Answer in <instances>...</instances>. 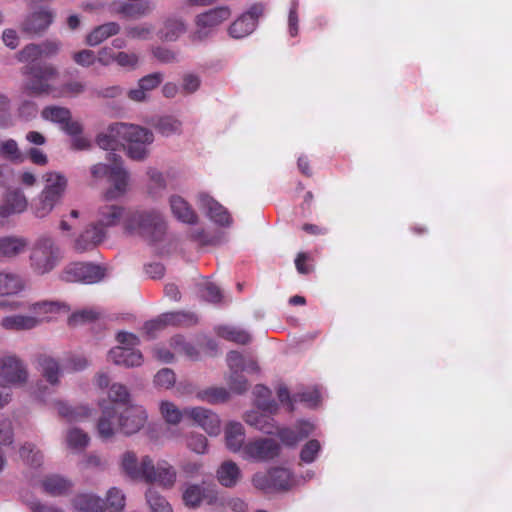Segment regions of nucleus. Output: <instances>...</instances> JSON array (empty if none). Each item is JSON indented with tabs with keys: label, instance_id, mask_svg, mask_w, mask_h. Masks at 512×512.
I'll return each instance as SVG.
<instances>
[{
	"label": "nucleus",
	"instance_id": "obj_3",
	"mask_svg": "<svg viewBox=\"0 0 512 512\" xmlns=\"http://www.w3.org/2000/svg\"><path fill=\"white\" fill-rule=\"evenodd\" d=\"M113 129L120 135L121 142L126 143L127 154L131 159L142 161L148 156L147 146L154 141L151 130L126 123H118Z\"/></svg>",
	"mask_w": 512,
	"mask_h": 512
},
{
	"label": "nucleus",
	"instance_id": "obj_2",
	"mask_svg": "<svg viewBox=\"0 0 512 512\" xmlns=\"http://www.w3.org/2000/svg\"><path fill=\"white\" fill-rule=\"evenodd\" d=\"M126 232L139 236L148 242L160 241L165 233L166 225L162 215L155 211H134L124 220Z\"/></svg>",
	"mask_w": 512,
	"mask_h": 512
},
{
	"label": "nucleus",
	"instance_id": "obj_24",
	"mask_svg": "<svg viewBox=\"0 0 512 512\" xmlns=\"http://www.w3.org/2000/svg\"><path fill=\"white\" fill-rule=\"evenodd\" d=\"M28 202L20 189L10 190L6 193L0 207V217L7 218L12 214L21 213L27 208Z\"/></svg>",
	"mask_w": 512,
	"mask_h": 512
},
{
	"label": "nucleus",
	"instance_id": "obj_54",
	"mask_svg": "<svg viewBox=\"0 0 512 512\" xmlns=\"http://www.w3.org/2000/svg\"><path fill=\"white\" fill-rule=\"evenodd\" d=\"M125 506V496L121 490L112 487L107 492L105 507H108L113 512H121Z\"/></svg>",
	"mask_w": 512,
	"mask_h": 512
},
{
	"label": "nucleus",
	"instance_id": "obj_15",
	"mask_svg": "<svg viewBox=\"0 0 512 512\" xmlns=\"http://www.w3.org/2000/svg\"><path fill=\"white\" fill-rule=\"evenodd\" d=\"M55 13L48 8H40L28 14L21 23V31L29 36H42L53 23Z\"/></svg>",
	"mask_w": 512,
	"mask_h": 512
},
{
	"label": "nucleus",
	"instance_id": "obj_63",
	"mask_svg": "<svg viewBox=\"0 0 512 512\" xmlns=\"http://www.w3.org/2000/svg\"><path fill=\"white\" fill-rule=\"evenodd\" d=\"M163 81V74L160 72H154L142 77L138 85L142 87L146 92L155 89Z\"/></svg>",
	"mask_w": 512,
	"mask_h": 512
},
{
	"label": "nucleus",
	"instance_id": "obj_38",
	"mask_svg": "<svg viewBox=\"0 0 512 512\" xmlns=\"http://www.w3.org/2000/svg\"><path fill=\"white\" fill-rule=\"evenodd\" d=\"M186 31V24L180 18H168L160 31V38L165 41H175Z\"/></svg>",
	"mask_w": 512,
	"mask_h": 512
},
{
	"label": "nucleus",
	"instance_id": "obj_17",
	"mask_svg": "<svg viewBox=\"0 0 512 512\" xmlns=\"http://www.w3.org/2000/svg\"><path fill=\"white\" fill-rule=\"evenodd\" d=\"M0 376L10 384L21 385L27 381L28 373L20 359L8 356L1 360Z\"/></svg>",
	"mask_w": 512,
	"mask_h": 512
},
{
	"label": "nucleus",
	"instance_id": "obj_18",
	"mask_svg": "<svg viewBox=\"0 0 512 512\" xmlns=\"http://www.w3.org/2000/svg\"><path fill=\"white\" fill-rule=\"evenodd\" d=\"M199 207L205 210L207 216L216 224L228 226L231 223L229 212L219 202L206 193L198 195Z\"/></svg>",
	"mask_w": 512,
	"mask_h": 512
},
{
	"label": "nucleus",
	"instance_id": "obj_9",
	"mask_svg": "<svg viewBox=\"0 0 512 512\" xmlns=\"http://www.w3.org/2000/svg\"><path fill=\"white\" fill-rule=\"evenodd\" d=\"M281 450L279 441L273 438L259 437L244 445L243 454L246 459L255 462H268L277 458Z\"/></svg>",
	"mask_w": 512,
	"mask_h": 512
},
{
	"label": "nucleus",
	"instance_id": "obj_27",
	"mask_svg": "<svg viewBox=\"0 0 512 512\" xmlns=\"http://www.w3.org/2000/svg\"><path fill=\"white\" fill-rule=\"evenodd\" d=\"M245 440L244 427L239 422H230L225 428L227 448L232 452L243 450Z\"/></svg>",
	"mask_w": 512,
	"mask_h": 512
},
{
	"label": "nucleus",
	"instance_id": "obj_61",
	"mask_svg": "<svg viewBox=\"0 0 512 512\" xmlns=\"http://www.w3.org/2000/svg\"><path fill=\"white\" fill-rule=\"evenodd\" d=\"M207 439L202 434H191L187 439V447L197 453L204 454L207 450Z\"/></svg>",
	"mask_w": 512,
	"mask_h": 512
},
{
	"label": "nucleus",
	"instance_id": "obj_34",
	"mask_svg": "<svg viewBox=\"0 0 512 512\" xmlns=\"http://www.w3.org/2000/svg\"><path fill=\"white\" fill-rule=\"evenodd\" d=\"M123 215V209L117 205H103L99 208L98 221L93 225H98L104 229L106 227L115 226L120 221Z\"/></svg>",
	"mask_w": 512,
	"mask_h": 512
},
{
	"label": "nucleus",
	"instance_id": "obj_39",
	"mask_svg": "<svg viewBox=\"0 0 512 512\" xmlns=\"http://www.w3.org/2000/svg\"><path fill=\"white\" fill-rule=\"evenodd\" d=\"M58 414L68 421H80L89 416L90 410L86 406H70L65 402H56Z\"/></svg>",
	"mask_w": 512,
	"mask_h": 512
},
{
	"label": "nucleus",
	"instance_id": "obj_1",
	"mask_svg": "<svg viewBox=\"0 0 512 512\" xmlns=\"http://www.w3.org/2000/svg\"><path fill=\"white\" fill-rule=\"evenodd\" d=\"M121 470L132 480L157 483L170 488L176 481V471L167 461H158L155 465L150 456H143L140 463L133 451H126L121 456Z\"/></svg>",
	"mask_w": 512,
	"mask_h": 512
},
{
	"label": "nucleus",
	"instance_id": "obj_48",
	"mask_svg": "<svg viewBox=\"0 0 512 512\" xmlns=\"http://www.w3.org/2000/svg\"><path fill=\"white\" fill-rule=\"evenodd\" d=\"M109 399L112 401L113 404H110L109 406H115L119 410L122 409V406H129V392L126 386L120 384V383H114L109 390Z\"/></svg>",
	"mask_w": 512,
	"mask_h": 512
},
{
	"label": "nucleus",
	"instance_id": "obj_5",
	"mask_svg": "<svg viewBox=\"0 0 512 512\" xmlns=\"http://www.w3.org/2000/svg\"><path fill=\"white\" fill-rule=\"evenodd\" d=\"M61 258V250L54 239L48 235H42L33 245L30 264L34 272L43 275L52 271Z\"/></svg>",
	"mask_w": 512,
	"mask_h": 512
},
{
	"label": "nucleus",
	"instance_id": "obj_50",
	"mask_svg": "<svg viewBox=\"0 0 512 512\" xmlns=\"http://www.w3.org/2000/svg\"><path fill=\"white\" fill-rule=\"evenodd\" d=\"M154 9V5L151 1H144V2H130L127 1V7H126V18H141L144 16L149 15Z\"/></svg>",
	"mask_w": 512,
	"mask_h": 512
},
{
	"label": "nucleus",
	"instance_id": "obj_23",
	"mask_svg": "<svg viewBox=\"0 0 512 512\" xmlns=\"http://www.w3.org/2000/svg\"><path fill=\"white\" fill-rule=\"evenodd\" d=\"M321 393L318 386L301 387L290 394V412L294 410L296 403H302L310 409H315L321 404Z\"/></svg>",
	"mask_w": 512,
	"mask_h": 512
},
{
	"label": "nucleus",
	"instance_id": "obj_42",
	"mask_svg": "<svg viewBox=\"0 0 512 512\" xmlns=\"http://www.w3.org/2000/svg\"><path fill=\"white\" fill-rule=\"evenodd\" d=\"M117 124L118 123L111 124L106 133H100L97 136L96 142L100 148L114 151L119 145H124V143L121 142L120 135L113 129Z\"/></svg>",
	"mask_w": 512,
	"mask_h": 512
},
{
	"label": "nucleus",
	"instance_id": "obj_36",
	"mask_svg": "<svg viewBox=\"0 0 512 512\" xmlns=\"http://www.w3.org/2000/svg\"><path fill=\"white\" fill-rule=\"evenodd\" d=\"M170 206L172 213L180 221L188 224H194L197 222V215L188 203L180 196H172L170 198Z\"/></svg>",
	"mask_w": 512,
	"mask_h": 512
},
{
	"label": "nucleus",
	"instance_id": "obj_7",
	"mask_svg": "<svg viewBox=\"0 0 512 512\" xmlns=\"http://www.w3.org/2000/svg\"><path fill=\"white\" fill-rule=\"evenodd\" d=\"M111 160L114 164L112 166L98 163L92 166L91 174L94 178L99 179L108 176L110 181L113 183V187L107 190L105 198L107 200L116 199L122 196L126 192L128 184V173L118 164V157L114 153H110Z\"/></svg>",
	"mask_w": 512,
	"mask_h": 512
},
{
	"label": "nucleus",
	"instance_id": "obj_51",
	"mask_svg": "<svg viewBox=\"0 0 512 512\" xmlns=\"http://www.w3.org/2000/svg\"><path fill=\"white\" fill-rule=\"evenodd\" d=\"M171 345L176 352L185 355L189 359H199L200 353L198 349L192 343L187 342L182 336L178 335L173 337L171 340Z\"/></svg>",
	"mask_w": 512,
	"mask_h": 512
},
{
	"label": "nucleus",
	"instance_id": "obj_40",
	"mask_svg": "<svg viewBox=\"0 0 512 512\" xmlns=\"http://www.w3.org/2000/svg\"><path fill=\"white\" fill-rule=\"evenodd\" d=\"M162 321L166 326L195 325L198 321L197 316L192 312L176 311L162 314Z\"/></svg>",
	"mask_w": 512,
	"mask_h": 512
},
{
	"label": "nucleus",
	"instance_id": "obj_4",
	"mask_svg": "<svg viewBox=\"0 0 512 512\" xmlns=\"http://www.w3.org/2000/svg\"><path fill=\"white\" fill-rule=\"evenodd\" d=\"M43 178L46 185L33 205V212L37 218H44L50 214L67 187L66 177L58 172H48Z\"/></svg>",
	"mask_w": 512,
	"mask_h": 512
},
{
	"label": "nucleus",
	"instance_id": "obj_58",
	"mask_svg": "<svg viewBox=\"0 0 512 512\" xmlns=\"http://www.w3.org/2000/svg\"><path fill=\"white\" fill-rule=\"evenodd\" d=\"M241 372L242 371H232L228 378L230 389L237 394H242L248 389L247 379Z\"/></svg>",
	"mask_w": 512,
	"mask_h": 512
},
{
	"label": "nucleus",
	"instance_id": "obj_26",
	"mask_svg": "<svg viewBox=\"0 0 512 512\" xmlns=\"http://www.w3.org/2000/svg\"><path fill=\"white\" fill-rule=\"evenodd\" d=\"M262 480L263 484L260 485L263 489L285 491L288 489V470L281 467L273 468Z\"/></svg>",
	"mask_w": 512,
	"mask_h": 512
},
{
	"label": "nucleus",
	"instance_id": "obj_22",
	"mask_svg": "<svg viewBox=\"0 0 512 512\" xmlns=\"http://www.w3.org/2000/svg\"><path fill=\"white\" fill-rule=\"evenodd\" d=\"M37 364L41 375L50 385H59L63 370L57 359L47 354H40L37 356Z\"/></svg>",
	"mask_w": 512,
	"mask_h": 512
},
{
	"label": "nucleus",
	"instance_id": "obj_21",
	"mask_svg": "<svg viewBox=\"0 0 512 512\" xmlns=\"http://www.w3.org/2000/svg\"><path fill=\"white\" fill-rule=\"evenodd\" d=\"M105 236L104 229L90 224L75 240L74 249L79 253L92 250L104 240Z\"/></svg>",
	"mask_w": 512,
	"mask_h": 512
},
{
	"label": "nucleus",
	"instance_id": "obj_64",
	"mask_svg": "<svg viewBox=\"0 0 512 512\" xmlns=\"http://www.w3.org/2000/svg\"><path fill=\"white\" fill-rule=\"evenodd\" d=\"M73 60L80 66L90 67L96 62V55L92 50L83 49L73 54Z\"/></svg>",
	"mask_w": 512,
	"mask_h": 512
},
{
	"label": "nucleus",
	"instance_id": "obj_49",
	"mask_svg": "<svg viewBox=\"0 0 512 512\" xmlns=\"http://www.w3.org/2000/svg\"><path fill=\"white\" fill-rule=\"evenodd\" d=\"M146 501L152 512H172L170 504L154 488L146 491Z\"/></svg>",
	"mask_w": 512,
	"mask_h": 512
},
{
	"label": "nucleus",
	"instance_id": "obj_46",
	"mask_svg": "<svg viewBox=\"0 0 512 512\" xmlns=\"http://www.w3.org/2000/svg\"><path fill=\"white\" fill-rule=\"evenodd\" d=\"M314 424L308 420L297 421L290 428V446L309 437L314 431Z\"/></svg>",
	"mask_w": 512,
	"mask_h": 512
},
{
	"label": "nucleus",
	"instance_id": "obj_57",
	"mask_svg": "<svg viewBox=\"0 0 512 512\" xmlns=\"http://www.w3.org/2000/svg\"><path fill=\"white\" fill-rule=\"evenodd\" d=\"M320 450H321V444L318 440H316V439L309 440L308 442L305 443V445L301 449V452H300L301 461L304 463H307V464L312 463L316 459Z\"/></svg>",
	"mask_w": 512,
	"mask_h": 512
},
{
	"label": "nucleus",
	"instance_id": "obj_28",
	"mask_svg": "<svg viewBox=\"0 0 512 512\" xmlns=\"http://www.w3.org/2000/svg\"><path fill=\"white\" fill-rule=\"evenodd\" d=\"M120 25L117 22H107L95 27L86 37L89 46H97L107 38L117 35L120 32Z\"/></svg>",
	"mask_w": 512,
	"mask_h": 512
},
{
	"label": "nucleus",
	"instance_id": "obj_62",
	"mask_svg": "<svg viewBox=\"0 0 512 512\" xmlns=\"http://www.w3.org/2000/svg\"><path fill=\"white\" fill-rule=\"evenodd\" d=\"M41 57V50L39 44H28L18 54V59L21 62H34Z\"/></svg>",
	"mask_w": 512,
	"mask_h": 512
},
{
	"label": "nucleus",
	"instance_id": "obj_56",
	"mask_svg": "<svg viewBox=\"0 0 512 512\" xmlns=\"http://www.w3.org/2000/svg\"><path fill=\"white\" fill-rule=\"evenodd\" d=\"M0 155L11 161H21L22 156L18 144L13 139H8L0 144Z\"/></svg>",
	"mask_w": 512,
	"mask_h": 512
},
{
	"label": "nucleus",
	"instance_id": "obj_10",
	"mask_svg": "<svg viewBox=\"0 0 512 512\" xmlns=\"http://www.w3.org/2000/svg\"><path fill=\"white\" fill-rule=\"evenodd\" d=\"M105 277V268L93 263L77 262L68 265L61 274L65 282H82L92 284Z\"/></svg>",
	"mask_w": 512,
	"mask_h": 512
},
{
	"label": "nucleus",
	"instance_id": "obj_19",
	"mask_svg": "<svg viewBox=\"0 0 512 512\" xmlns=\"http://www.w3.org/2000/svg\"><path fill=\"white\" fill-rule=\"evenodd\" d=\"M215 500L214 490L208 486L191 484L183 492V501L190 508H198L203 501L212 504Z\"/></svg>",
	"mask_w": 512,
	"mask_h": 512
},
{
	"label": "nucleus",
	"instance_id": "obj_43",
	"mask_svg": "<svg viewBox=\"0 0 512 512\" xmlns=\"http://www.w3.org/2000/svg\"><path fill=\"white\" fill-rule=\"evenodd\" d=\"M217 334L224 339L242 345L248 344L251 340V336L248 332L233 326H219L217 328Z\"/></svg>",
	"mask_w": 512,
	"mask_h": 512
},
{
	"label": "nucleus",
	"instance_id": "obj_8",
	"mask_svg": "<svg viewBox=\"0 0 512 512\" xmlns=\"http://www.w3.org/2000/svg\"><path fill=\"white\" fill-rule=\"evenodd\" d=\"M231 15L227 6H221L201 13L195 18L196 29L190 35L193 43L203 42L210 38L214 30Z\"/></svg>",
	"mask_w": 512,
	"mask_h": 512
},
{
	"label": "nucleus",
	"instance_id": "obj_29",
	"mask_svg": "<svg viewBox=\"0 0 512 512\" xmlns=\"http://www.w3.org/2000/svg\"><path fill=\"white\" fill-rule=\"evenodd\" d=\"M255 397L254 404L257 409L270 414H276L279 408L278 403L271 398V391L264 385H256L253 389Z\"/></svg>",
	"mask_w": 512,
	"mask_h": 512
},
{
	"label": "nucleus",
	"instance_id": "obj_44",
	"mask_svg": "<svg viewBox=\"0 0 512 512\" xmlns=\"http://www.w3.org/2000/svg\"><path fill=\"white\" fill-rule=\"evenodd\" d=\"M163 419L171 424L177 425L181 422L184 416L187 417L185 409L180 410L174 403L170 401H162L159 406Z\"/></svg>",
	"mask_w": 512,
	"mask_h": 512
},
{
	"label": "nucleus",
	"instance_id": "obj_14",
	"mask_svg": "<svg viewBox=\"0 0 512 512\" xmlns=\"http://www.w3.org/2000/svg\"><path fill=\"white\" fill-rule=\"evenodd\" d=\"M146 420L147 414L141 406H126L119 410L117 418L119 432L124 435H132L144 426Z\"/></svg>",
	"mask_w": 512,
	"mask_h": 512
},
{
	"label": "nucleus",
	"instance_id": "obj_37",
	"mask_svg": "<svg viewBox=\"0 0 512 512\" xmlns=\"http://www.w3.org/2000/svg\"><path fill=\"white\" fill-rule=\"evenodd\" d=\"M19 455L22 461L31 468H39L44 461V455L41 450L32 442H25L19 449Z\"/></svg>",
	"mask_w": 512,
	"mask_h": 512
},
{
	"label": "nucleus",
	"instance_id": "obj_41",
	"mask_svg": "<svg viewBox=\"0 0 512 512\" xmlns=\"http://www.w3.org/2000/svg\"><path fill=\"white\" fill-rule=\"evenodd\" d=\"M23 288L20 277L13 273L0 272V295H12Z\"/></svg>",
	"mask_w": 512,
	"mask_h": 512
},
{
	"label": "nucleus",
	"instance_id": "obj_59",
	"mask_svg": "<svg viewBox=\"0 0 512 512\" xmlns=\"http://www.w3.org/2000/svg\"><path fill=\"white\" fill-rule=\"evenodd\" d=\"M115 62L123 68L134 70L139 64V56L134 52H118L115 55Z\"/></svg>",
	"mask_w": 512,
	"mask_h": 512
},
{
	"label": "nucleus",
	"instance_id": "obj_25",
	"mask_svg": "<svg viewBox=\"0 0 512 512\" xmlns=\"http://www.w3.org/2000/svg\"><path fill=\"white\" fill-rule=\"evenodd\" d=\"M108 357L116 365L125 367H137L143 361L141 352L129 347H114L109 351Z\"/></svg>",
	"mask_w": 512,
	"mask_h": 512
},
{
	"label": "nucleus",
	"instance_id": "obj_60",
	"mask_svg": "<svg viewBox=\"0 0 512 512\" xmlns=\"http://www.w3.org/2000/svg\"><path fill=\"white\" fill-rule=\"evenodd\" d=\"M176 376L173 370L169 368H163L157 372L154 377L155 385L163 388H170L175 384Z\"/></svg>",
	"mask_w": 512,
	"mask_h": 512
},
{
	"label": "nucleus",
	"instance_id": "obj_20",
	"mask_svg": "<svg viewBox=\"0 0 512 512\" xmlns=\"http://www.w3.org/2000/svg\"><path fill=\"white\" fill-rule=\"evenodd\" d=\"M119 409L115 406H105L97 422V432L103 440L111 439L116 432H119L117 418Z\"/></svg>",
	"mask_w": 512,
	"mask_h": 512
},
{
	"label": "nucleus",
	"instance_id": "obj_32",
	"mask_svg": "<svg viewBox=\"0 0 512 512\" xmlns=\"http://www.w3.org/2000/svg\"><path fill=\"white\" fill-rule=\"evenodd\" d=\"M73 506L80 512H103L105 501L93 494H79L73 499Z\"/></svg>",
	"mask_w": 512,
	"mask_h": 512
},
{
	"label": "nucleus",
	"instance_id": "obj_55",
	"mask_svg": "<svg viewBox=\"0 0 512 512\" xmlns=\"http://www.w3.org/2000/svg\"><path fill=\"white\" fill-rule=\"evenodd\" d=\"M200 397L209 403H223L229 399V392L223 387H213L204 390Z\"/></svg>",
	"mask_w": 512,
	"mask_h": 512
},
{
	"label": "nucleus",
	"instance_id": "obj_53",
	"mask_svg": "<svg viewBox=\"0 0 512 512\" xmlns=\"http://www.w3.org/2000/svg\"><path fill=\"white\" fill-rule=\"evenodd\" d=\"M227 364L230 372L232 371H244L246 369L256 370L257 365L254 361H250L248 365L245 364V359L238 351H230L227 354Z\"/></svg>",
	"mask_w": 512,
	"mask_h": 512
},
{
	"label": "nucleus",
	"instance_id": "obj_12",
	"mask_svg": "<svg viewBox=\"0 0 512 512\" xmlns=\"http://www.w3.org/2000/svg\"><path fill=\"white\" fill-rule=\"evenodd\" d=\"M263 11L264 7L261 3L253 4L248 11L244 12L229 26V35L232 38L241 39L251 34L255 30Z\"/></svg>",
	"mask_w": 512,
	"mask_h": 512
},
{
	"label": "nucleus",
	"instance_id": "obj_11",
	"mask_svg": "<svg viewBox=\"0 0 512 512\" xmlns=\"http://www.w3.org/2000/svg\"><path fill=\"white\" fill-rule=\"evenodd\" d=\"M273 415L259 409L251 410L245 414L244 421L264 434L277 435L282 443H286L288 441V428L280 427Z\"/></svg>",
	"mask_w": 512,
	"mask_h": 512
},
{
	"label": "nucleus",
	"instance_id": "obj_33",
	"mask_svg": "<svg viewBox=\"0 0 512 512\" xmlns=\"http://www.w3.org/2000/svg\"><path fill=\"white\" fill-rule=\"evenodd\" d=\"M27 241L22 237L6 236L0 238V257L13 258L24 252Z\"/></svg>",
	"mask_w": 512,
	"mask_h": 512
},
{
	"label": "nucleus",
	"instance_id": "obj_6",
	"mask_svg": "<svg viewBox=\"0 0 512 512\" xmlns=\"http://www.w3.org/2000/svg\"><path fill=\"white\" fill-rule=\"evenodd\" d=\"M24 73L28 77L25 89L32 96L50 94L53 87L49 82L59 76L57 68L49 63L30 64L26 67Z\"/></svg>",
	"mask_w": 512,
	"mask_h": 512
},
{
	"label": "nucleus",
	"instance_id": "obj_16",
	"mask_svg": "<svg viewBox=\"0 0 512 512\" xmlns=\"http://www.w3.org/2000/svg\"><path fill=\"white\" fill-rule=\"evenodd\" d=\"M187 417L202 427L209 435L217 436L221 431V423L218 415L211 410L194 407L185 408Z\"/></svg>",
	"mask_w": 512,
	"mask_h": 512
},
{
	"label": "nucleus",
	"instance_id": "obj_35",
	"mask_svg": "<svg viewBox=\"0 0 512 512\" xmlns=\"http://www.w3.org/2000/svg\"><path fill=\"white\" fill-rule=\"evenodd\" d=\"M241 478V471L233 461H225L217 470V479L225 487L235 486Z\"/></svg>",
	"mask_w": 512,
	"mask_h": 512
},
{
	"label": "nucleus",
	"instance_id": "obj_13",
	"mask_svg": "<svg viewBox=\"0 0 512 512\" xmlns=\"http://www.w3.org/2000/svg\"><path fill=\"white\" fill-rule=\"evenodd\" d=\"M41 117L57 124L66 134H75L80 131V122L73 120L70 109L63 106L50 105L43 108Z\"/></svg>",
	"mask_w": 512,
	"mask_h": 512
},
{
	"label": "nucleus",
	"instance_id": "obj_31",
	"mask_svg": "<svg viewBox=\"0 0 512 512\" xmlns=\"http://www.w3.org/2000/svg\"><path fill=\"white\" fill-rule=\"evenodd\" d=\"M42 487L47 494L56 497L66 495L72 483L60 475H49L42 480Z\"/></svg>",
	"mask_w": 512,
	"mask_h": 512
},
{
	"label": "nucleus",
	"instance_id": "obj_45",
	"mask_svg": "<svg viewBox=\"0 0 512 512\" xmlns=\"http://www.w3.org/2000/svg\"><path fill=\"white\" fill-rule=\"evenodd\" d=\"M181 122L172 116L160 117L155 123V129L163 136L169 137L181 132Z\"/></svg>",
	"mask_w": 512,
	"mask_h": 512
},
{
	"label": "nucleus",
	"instance_id": "obj_52",
	"mask_svg": "<svg viewBox=\"0 0 512 512\" xmlns=\"http://www.w3.org/2000/svg\"><path fill=\"white\" fill-rule=\"evenodd\" d=\"M154 30L152 24L142 23L138 25H128L125 27V34L128 38L134 40H148Z\"/></svg>",
	"mask_w": 512,
	"mask_h": 512
},
{
	"label": "nucleus",
	"instance_id": "obj_47",
	"mask_svg": "<svg viewBox=\"0 0 512 512\" xmlns=\"http://www.w3.org/2000/svg\"><path fill=\"white\" fill-rule=\"evenodd\" d=\"M89 436L79 428L69 429L66 435V442L70 449L76 451L84 450L89 444Z\"/></svg>",
	"mask_w": 512,
	"mask_h": 512
},
{
	"label": "nucleus",
	"instance_id": "obj_30",
	"mask_svg": "<svg viewBox=\"0 0 512 512\" xmlns=\"http://www.w3.org/2000/svg\"><path fill=\"white\" fill-rule=\"evenodd\" d=\"M40 319L33 316L13 315L4 317L1 326L6 330H31L40 324Z\"/></svg>",
	"mask_w": 512,
	"mask_h": 512
}]
</instances>
